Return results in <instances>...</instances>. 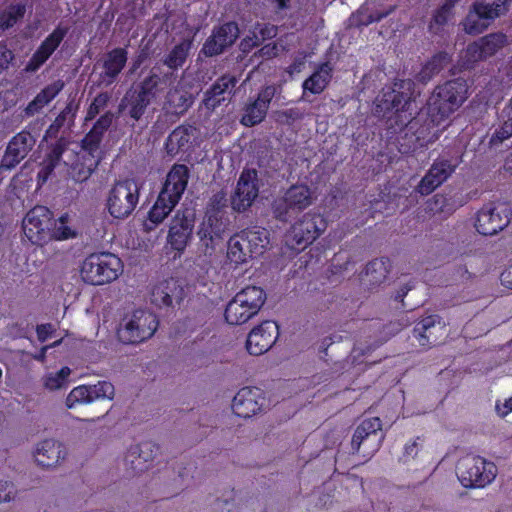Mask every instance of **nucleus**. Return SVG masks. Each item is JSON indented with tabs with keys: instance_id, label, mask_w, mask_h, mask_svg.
<instances>
[{
	"instance_id": "nucleus-29",
	"label": "nucleus",
	"mask_w": 512,
	"mask_h": 512,
	"mask_svg": "<svg viewBox=\"0 0 512 512\" xmlns=\"http://www.w3.org/2000/svg\"><path fill=\"white\" fill-rule=\"evenodd\" d=\"M182 298L183 288L177 285L174 279L158 283L151 293L152 303L160 308L172 306L174 300L179 303Z\"/></svg>"
},
{
	"instance_id": "nucleus-33",
	"label": "nucleus",
	"mask_w": 512,
	"mask_h": 512,
	"mask_svg": "<svg viewBox=\"0 0 512 512\" xmlns=\"http://www.w3.org/2000/svg\"><path fill=\"white\" fill-rule=\"evenodd\" d=\"M79 105L71 100L66 103L65 107L56 116L54 121L48 126L45 131L44 139H56L59 132L64 127L70 128L74 125V121L78 112Z\"/></svg>"
},
{
	"instance_id": "nucleus-41",
	"label": "nucleus",
	"mask_w": 512,
	"mask_h": 512,
	"mask_svg": "<svg viewBox=\"0 0 512 512\" xmlns=\"http://www.w3.org/2000/svg\"><path fill=\"white\" fill-rule=\"evenodd\" d=\"M192 47V41L184 39L176 44L163 59V64L171 70H178L185 64Z\"/></svg>"
},
{
	"instance_id": "nucleus-3",
	"label": "nucleus",
	"mask_w": 512,
	"mask_h": 512,
	"mask_svg": "<svg viewBox=\"0 0 512 512\" xmlns=\"http://www.w3.org/2000/svg\"><path fill=\"white\" fill-rule=\"evenodd\" d=\"M168 74L161 76L152 68L147 76L135 82L121 99L119 112L127 111V115L135 122L146 113L147 108L155 101L161 88L160 85Z\"/></svg>"
},
{
	"instance_id": "nucleus-32",
	"label": "nucleus",
	"mask_w": 512,
	"mask_h": 512,
	"mask_svg": "<svg viewBox=\"0 0 512 512\" xmlns=\"http://www.w3.org/2000/svg\"><path fill=\"white\" fill-rule=\"evenodd\" d=\"M64 87L65 83L61 79L46 85L34 97V99L27 104L25 108V114L27 116H34L35 114L39 113L46 105H48L60 94Z\"/></svg>"
},
{
	"instance_id": "nucleus-16",
	"label": "nucleus",
	"mask_w": 512,
	"mask_h": 512,
	"mask_svg": "<svg viewBox=\"0 0 512 512\" xmlns=\"http://www.w3.org/2000/svg\"><path fill=\"white\" fill-rule=\"evenodd\" d=\"M259 195L258 173L256 169H244L231 196V207L236 212L248 210Z\"/></svg>"
},
{
	"instance_id": "nucleus-57",
	"label": "nucleus",
	"mask_w": 512,
	"mask_h": 512,
	"mask_svg": "<svg viewBox=\"0 0 512 512\" xmlns=\"http://www.w3.org/2000/svg\"><path fill=\"white\" fill-rule=\"evenodd\" d=\"M56 166L53 164L46 163L44 161L40 164V170L37 173V185L38 187L43 186L52 175Z\"/></svg>"
},
{
	"instance_id": "nucleus-12",
	"label": "nucleus",
	"mask_w": 512,
	"mask_h": 512,
	"mask_svg": "<svg viewBox=\"0 0 512 512\" xmlns=\"http://www.w3.org/2000/svg\"><path fill=\"white\" fill-rule=\"evenodd\" d=\"M384 439L382 421L379 417L364 419L355 429L351 440L352 453L371 457L379 450Z\"/></svg>"
},
{
	"instance_id": "nucleus-6",
	"label": "nucleus",
	"mask_w": 512,
	"mask_h": 512,
	"mask_svg": "<svg viewBox=\"0 0 512 512\" xmlns=\"http://www.w3.org/2000/svg\"><path fill=\"white\" fill-rule=\"evenodd\" d=\"M312 203L313 192L311 188L307 184L296 183L273 198L271 212L277 221L287 223L306 210Z\"/></svg>"
},
{
	"instance_id": "nucleus-61",
	"label": "nucleus",
	"mask_w": 512,
	"mask_h": 512,
	"mask_svg": "<svg viewBox=\"0 0 512 512\" xmlns=\"http://www.w3.org/2000/svg\"><path fill=\"white\" fill-rule=\"evenodd\" d=\"M53 332L52 325L50 323L40 324L36 327L37 338L40 342H45Z\"/></svg>"
},
{
	"instance_id": "nucleus-30",
	"label": "nucleus",
	"mask_w": 512,
	"mask_h": 512,
	"mask_svg": "<svg viewBox=\"0 0 512 512\" xmlns=\"http://www.w3.org/2000/svg\"><path fill=\"white\" fill-rule=\"evenodd\" d=\"M453 170L448 161L435 162L418 185V192L431 193L452 174Z\"/></svg>"
},
{
	"instance_id": "nucleus-8",
	"label": "nucleus",
	"mask_w": 512,
	"mask_h": 512,
	"mask_svg": "<svg viewBox=\"0 0 512 512\" xmlns=\"http://www.w3.org/2000/svg\"><path fill=\"white\" fill-rule=\"evenodd\" d=\"M158 325L155 314L136 309L131 314L124 315L117 329V337L124 344H139L152 337Z\"/></svg>"
},
{
	"instance_id": "nucleus-44",
	"label": "nucleus",
	"mask_w": 512,
	"mask_h": 512,
	"mask_svg": "<svg viewBox=\"0 0 512 512\" xmlns=\"http://www.w3.org/2000/svg\"><path fill=\"white\" fill-rule=\"evenodd\" d=\"M487 59L484 50L479 41L469 44L461 54V66L463 68H472L474 64Z\"/></svg>"
},
{
	"instance_id": "nucleus-48",
	"label": "nucleus",
	"mask_w": 512,
	"mask_h": 512,
	"mask_svg": "<svg viewBox=\"0 0 512 512\" xmlns=\"http://www.w3.org/2000/svg\"><path fill=\"white\" fill-rule=\"evenodd\" d=\"M445 125H434L431 119L428 117L424 124L418 128V142L422 141L421 145L435 142Z\"/></svg>"
},
{
	"instance_id": "nucleus-19",
	"label": "nucleus",
	"mask_w": 512,
	"mask_h": 512,
	"mask_svg": "<svg viewBox=\"0 0 512 512\" xmlns=\"http://www.w3.org/2000/svg\"><path fill=\"white\" fill-rule=\"evenodd\" d=\"M115 389L108 381H99L93 385L74 387L66 397V406L71 409L78 404H90L96 400H112Z\"/></svg>"
},
{
	"instance_id": "nucleus-62",
	"label": "nucleus",
	"mask_w": 512,
	"mask_h": 512,
	"mask_svg": "<svg viewBox=\"0 0 512 512\" xmlns=\"http://www.w3.org/2000/svg\"><path fill=\"white\" fill-rule=\"evenodd\" d=\"M496 412L499 416L505 417L510 412H512V396L504 401V403H496L495 406Z\"/></svg>"
},
{
	"instance_id": "nucleus-39",
	"label": "nucleus",
	"mask_w": 512,
	"mask_h": 512,
	"mask_svg": "<svg viewBox=\"0 0 512 512\" xmlns=\"http://www.w3.org/2000/svg\"><path fill=\"white\" fill-rule=\"evenodd\" d=\"M193 103L192 95L188 92L174 88L170 89L166 95L165 108L168 112L175 115H183Z\"/></svg>"
},
{
	"instance_id": "nucleus-23",
	"label": "nucleus",
	"mask_w": 512,
	"mask_h": 512,
	"mask_svg": "<svg viewBox=\"0 0 512 512\" xmlns=\"http://www.w3.org/2000/svg\"><path fill=\"white\" fill-rule=\"evenodd\" d=\"M238 33L237 24L227 22L215 28L206 41L204 42L201 53L206 57H213L221 54L227 47L232 45Z\"/></svg>"
},
{
	"instance_id": "nucleus-26",
	"label": "nucleus",
	"mask_w": 512,
	"mask_h": 512,
	"mask_svg": "<svg viewBox=\"0 0 512 512\" xmlns=\"http://www.w3.org/2000/svg\"><path fill=\"white\" fill-rule=\"evenodd\" d=\"M237 84L235 76L225 74L219 77L209 89L204 92L203 106L207 110L214 111L225 101H230Z\"/></svg>"
},
{
	"instance_id": "nucleus-7",
	"label": "nucleus",
	"mask_w": 512,
	"mask_h": 512,
	"mask_svg": "<svg viewBox=\"0 0 512 512\" xmlns=\"http://www.w3.org/2000/svg\"><path fill=\"white\" fill-rule=\"evenodd\" d=\"M266 301L265 291L258 286H246L228 302L224 311L230 325H242L256 316Z\"/></svg>"
},
{
	"instance_id": "nucleus-2",
	"label": "nucleus",
	"mask_w": 512,
	"mask_h": 512,
	"mask_svg": "<svg viewBox=\"0 0 512 512\" xmlns=\"http://www.w3.org/2000/svg\"><path fill=\"white\" fill-rule=\"evenodd\" d=\"M467 84L463 79L447 81L431 93L427 105V116L434 125H443L467 99Z\"/></svg>"
},
{
	"instance_id": "nucleus-49",
	"label": "nucleus",
	"mask_w": 512,
	"mask_h": 512,
	"mask_svg": "<svg viewBox=\"0 0 512 512\" xmlns=\"http://www.w3.org/2000/svg\"><path fill=\"white\" fill-rule=\"evenodd\" d=\"M445 60L444 55H435L429 60L421 69L418 74V81L426 83L429 81L435 74H437L443 67V62Z\"/></svg>"
},
{
	"instance_id": "nucleus-46",
	"label": "nucleus",
	"mask_w": 512,
	"mask_h": 512,
	"mask_svg": "<svg viewBox=\"0 0 512 512\" xmlns=\"http://www.w3.org/2000/svg\"><path fill=\"white\" fill-rule=\"evenodd\" d=\"M26 8L23 4H12L0 14V28L5 30L13 27L24 17Z\"/></svg>"
},
{
	"instance_id": "nucleus-9",
	"label": "nucleus",
	"mask_w": 512,
	"mask_h": 512,
	"mask_svg": "<svg viewBox=\"0 0 512 512\" xmlns=\"http://www.w3.org/2000/svg\"><path fill=\"white\" fill-rule=\"evenodd\" d=\"M140 187L134 179L116 181L107 197V210L115 219H125L135 210Z\"/></svg>"
},
{
	"instance_id": "nucleus-37",
	"label": "nucleus",
	"mask_w": 512,
	"mask_h": 512,
	"mask_svg": "<svg viewBox=\"0 0 512 512\" xmlns=\"http://www.w3.org/2000/svg\"><path fill=\"white\" fill-rule=\"evenodd\" d=\"M159 451V446L152 441H143L138 445L131 446L128 450L126 461L130 462L133 469L143 471L148 466H138L141 460L144 463L152 461Z\"/></svg>"
},
{
	"instance_id": "nucleus-18",
	"label": "nucleus",
	"mask_w": 512,
	"mask_h": 512,
	"mask_svg": "<svg viewBox=\"0 0 512 512\" xmlns=\"http://www.w3.org/2000/svg\"><path fill=\"white\" fill-rule=\"evenodd\" d=\"M35 142L36 139L27 130H22L14 135L10 139L0 161V172L10 171L20 164L32 150Z\"/></svg>"
},
{
	"instance_id": "nucleus-17",
	"label": "nucleus",
	"mask_w": 512,
	"mask_h": 512,
	"mask_svg": "<svg viewBox=\"0 0 512 512\" xmlns=\"http://www.w3.org/2000/svg\"><path fill=\"white\" fill-rule=\"evenodd\" d=\"M195 225V213L178 210L171 219L167 242L173 250L183 252L192 238Z\"/></svg>"
},
{
	"instance_id": "nucleus-54",
	"label": "nucleus",
	"mask_w": 512,
	"mask_h": 512,
	"mask_svg": "<svg viewBox=\"0 0 512 512\" xmlns=\"http://www.w3.org/2000/svg\"><path fill=\"white\" fill-rule=\"evenodd\" d=\"M458 0H446L441 8L434 15V21L436 24L443 25L452 16V10Z\"/></svg>"
},
{
	"instance_id": "nucleus-14",
	"label": "nucleus",
	"mask_w": 512,
	"mask_h": 512,
	"mask_svg": "<svg viewBox=\"0 0 512 512\" xmlns=\"http://www.w3.org/2000/svg\"><path fill=\"white\" fill-rule=\"evenodd\" d=\"M52 215V211L42 205H37L27 212L23 220V232L32 244L42 246L50 241Z\"/></svg>"
},
{
	"instance_id": "nucleus-58",
	"label": "nucleus",
	"mask_w": 512,
	"mask_h": 512,
	"mask_svg": "<svg viewBox=\"0 0 512 512\" xmlns=\"http://www.w3.org/2000/svg\"><path fill=\"white\" fill-rule=\"evenodd\" d=\"M279 54V47L277 43L271 42L263 45L258 52L255 54L263 59H272L277 57Z\"/></svg>"
},
{
	"instance_id": "nucleus-47",
	"label": "nucleus",
	"mask_w": 512,
	"mask_h": 512,
	"mask_svg": "<svg viewBox=\"0 0 512 512\" xmlns=\"http://www.w3.org/2000/svg\"><path fill=\"white\" fill-rule=\"evenodd\" d=\"M68 141L65 137L56 138V141L47 147V152L42 161L57 166L67 150Z\"/></svg>"
},
{
	"instance_id": "nucleus-22",
	"label": "nucleus",
	"mask_w": 512,
	"mask_h": 512,
	"mask_svg": "<svg viewBox=\"0 0 512 512\" xmlns=\"http://www.w3.org/2000/svg\"><path fill=\"white\" fill-rule=\"evenodd\" d=\"M67 33L68 29L66 27L57 26L32 54L24 71L27 73L38 71L58 49Z\"/></svg>"
},
{
	"instance_id": "nucleus-50",
	"label": "nucleus",
	"mask_w": 512,
	"mask_h": 512,
	"mask_svg": "<svg viewBox=\"0 0 512 512\" xmlns=\"http://www.w3.org/2000/svg\"><path fill=\"white\" fill-rule=\"evenodd\" d=\"M71 373L69 367L64 366L56 373L48 374L44 379V386L48 390L54 391L64 387L67 383V379Z\"/></svg>"
},
{
	"instance_id": "nucleus-52",
	"label": "nucleus",
	"mask_w": 512,
	"mask_h": 512,
	"mask_svg": "<svg viewBox=\"0 0 512 512\" xmlns=\"http://www.w3.org/2000/svg\"><path fill=\"white\" fill-rule=\"evenodd\" d=\"M102 139V135L90 129L81 140V147L83 150L93 154L99 149Z\"/></svg>"
},
{
	"instance_id": "nucleus-34",
	"label": "nucleus",
	"mask_w": 512,
	"mask_h": 512,
	"mask_svg": "<svg viewBox=\"0 0 512 512\" xmlns=\"http://www.w3.org/2000/svg\"><path fill=\"white\" fill-rule=\"evenodd\" d=\"M333 76V67L330 62H323L318 65L315 71L304 80L302 87L304 91L311 94H320L329 85Z\"/></svg>"
},
{
	"instance_id": "nucleus-53",
	"label": "nucleus",
	"mask_w": 512,
	"mask_h": 512,
	"mask_svg": "<svg viewBox=\"0 0 512 512\" xmlns=\"http://www.w3.org/2000/svg\"><path fill=\"white\" fill-rule=\"evenodd\" d=\"M114 118L115 116L112 111H106L96 120L91 129L104 137V134L111 127Z\"/></svg>"
},
{
	"instance_id": "nucleus-56",
	"label": "nucleus",
	"mask_w": 512,
	"mask_h": 512,
	"mask_svg": "<svg viewBox=\"0 0 512 512\" xmlns=\"http://www.w3.org/2000/svg\"><path fill=\"white\" fill-rule=\"evenodd\" d=\"M255 29L257 30L258 34L261 36L262 40H269L273 39L277 36L278 33V27L271 23H262L257 24Z\"/></svg>"
},
{
	"instance_id": "nucleus-63",
	"label": "nucleus",
	"mask_w": 512,
	"mask_h": 512,
	"mask_svg": "<svg viewBox=\"0 0 512 512\" xmlns=\"http://www.w3.org/2000/svg\"><path fill=\"white\" fill-rule=\"evenodd\" d=\"M416 448V440H410L404 447V453L402 457H400V461L403 463H407L409 461V456Z\"/></svg>"
},
{
	"instance_id": "nucleus-13",
	"label": "nucleus",
	"mask_w": 512,
	"mask_h": 512,
	"mask_svg": "<svg viewBox=\"0 0 512 512\" xmlns=\"http://www.w3.org/2000/svg\"><path fill=\"white\" fill-rule=\"evenodd\" d=\"M326 228L327 220L322 214L308 212L292 224L288 237L297 249H304L312 244Z\"/></svg>"
},
{
	"instance_id": "nucleus-55",
	"label": "nucleus",
	"mask_w": 512,
	"mask_h": 512,
	"mask_svg": "<svg viewBox=\"0 0 512 512\" xmlns=\"http://www.w3.org/2000/svg\"><path fill=\"white\" fill-rule=\"evenodd\" d=\"M14 58L13 51L4 42H0V74L9 68Z\"/></svg>"
},
{
	"instance_id": "nucleus-24",
	"label": "nucleus",
	"mask_w": 512,
	"mask_h": 512,
	"mask_svg": "<svg viewBox=\"0 0 512 512\" xmlns=\"http://www.w3.org/2000/svg\"><path fill=\"white\" fill-rule=\"evenodd\" d=\"M264 401L261 389L243 387L233 398L232 410L240 418H250L261 410Z\"/></svg>"
},
{
	"instance_id": "nucleus-25",
	"label": "nucleus",
	"mask_w": 512,
	"mask_h": 512,
	"mask_svg": "<svg viewBox=\"0 0 512 512\" xmlns=\"http://www.w3.org/2000/svg\"><path fill=\"white\" fill-rule=\"evenodd\" d=\"M274 94L275 88L273 86H266L261 89L257 98L245 106L240 120L241 124L252 127L261 123L266 117Z\"/></svg>"
},
{
	"instance_id": "nucleus-10",
	"label": "nucleus",
	"mask_w": 512,
	"mask_h": 512,
	"mask_svg": "<svg viewBox=\"0 0 512 512\" xmlns=\"http://www.w3.org/2000/svg\"><path fill=\"white\" fill-rule=\"evenodd\" d=\"M457 475L464 487L483 488L494 481L497 467L483 457L466 456L458 463Z\"/></svg>"
},
{
	"instance_id": "nucleus-4",
	"label": "nucleus",
	"mask_w": 512,
	"mask_h": 512,
	"mask_svg": "<svg viewBox=\"0 0 512 512\" xmlns=\"http://www.w3.org/2000/svg\"><path fill=\"white\" fill-rule=\"evenodd\" d=\"M227 207V193L223 189L210 197L205 216L197 230L199 240L206 248H213L216 241L223 239L230 224Z\"/></svg>"
},
{
	"instance_id": "nucleus-60",
	"label": "nucleus",
	"mask_w": 512,
	"mask_h": 512,
	"mask_svg": "<svg viewBox=\"0 0 512 512\" xmlns=\"http://www.w3.org/2000/svg\"><path fill=\"white\" fill-rule=\"evenodd\" d=\"M13 494V484L0 480V502H8Z\"/></svg>"
},
{
	"instance_id": "nucleus-43",
	"label": "nucleus",
	"mask_w": 512,
	"mask_h": 512,
	"mask_svg": "<svg viewBox=\"0 0 512 512\" xmlns=\"http://www.w3.org/2000/svg\"><path fill=\"white\" fill-rule=\"evenodd\" d=\"M70 216L68 213L62 214L57 220L52 217V225L50 227L51 240H67L76 236V232L68 226Z\"/></svg>"
},
{
	"instance_id": "nucleus-59",
	"label": "nucleus",
	"mask_w": 512,
	"mask_h": 512,
	"mask_svg": "<svg viewBox=\"0 0 512 512\" xmlns=\"http://www.w3.org/2000/svg\"><path fill=\"white\" fill-rule=\"evenodd\" d=\"M377 18H372L367 10L361 9L358 11L356 16L355 24L359 27L369 26L372 23H376Z\"/></svg>"
},
{
	"instance_id": "nucleus-45",
	"label": "nucleus",
	"mask_w": 512,
	"mask_h": 512,
	"mask_svg": "<svg viewBox=\"0 0 512 512\" xmlns=\"http://www.w3.org/2000/svg\"><path fill=\"white\" fill-rule=\"evenodd\" d=\"M479 43L481 44L484 54L487 58L495 55L501 48H503L507 42V37L501 32L491 33L480 38Z\"/></svg>"
},
{
	"instance_id": "nucleus-21",
	"label": "nucleus",
	"mask_w": 512,
	"mask_h": 512,
	"mask_svg": "<svg viewBox=\"0 0 512 512\" xmlns=\"http://www.w3.org/2000/svg\"><path fill=\"white\" fill-rule=\"evenodd\" d=\"M279 337V326L266 320L254 327L247 336L246 349L249 354L259 356L266 353Z\"/></svg>"
},
{
	"instance_id": "nucleus-28",
	"label": "nucleus",
	"mask_w": 512,
	"mask_h": 512,
	"mask_svg": "<svg viewBox=\"0 0 512 512\" xmlns=\"http://www.w3.org/2000/svg\"><path fill=\"white\" fill-rule=\"evenodd\" d=\"M408 104L409 99L403 92L394 89L383 90L376 99L375 112L383 118H391V113L398 114L405 111Z\"/></svg>"
},
{
	"instance_id": "nucleus-20",
	"label": "nucleus",
	"mask_w": 512,
	"mask_h": 512,
	"mask_svg": "<svg viewBox=\"0 0 512 512\" xmlns=\"http://www.w3.org/2000/svg\"><path fill=\"white\" fill-rule=\"evenodd\" d=\"M128 61L126 47H115L107 51L99 60V86L110 87L118 81Z\"/></svg>"
},
{
	"instance_id": "nucleus-40",
	"label": "nucleus",
	"mask_w": 512,
	"mask_h": 512,
	"mask_svg": "<svg viewBox=\"0 0 512 512\" xmlns=\"http://www.w3.org/2000/svg\"><path fill=\"white\" fill-rule=\"evenodd\" d=\"M227 257L235 264H243L253 258L252 252L240 232L230 237L228 241Z\"/></svg>"
},
{
	"instance_id": "nucleus-11",
	"label": "nucleus",
	"mask_w": 512,
	"mask_h": 512,
	"mask_svg": "<svg viewBox=\"0 0 512 512\" xmlns=\"http://www.w3.org/2000/svg\"><path fill=\"white\" fill-rule=\"evenodd\" d=\"M510 0H497L493 3H474L462 22L467 34L478 35L486 30L491 23L507 11Z\"/></svg>"
},
{
	"instance_id": "nucleus-15",
	"label": "nucleus",
	"mask_w": 512,
	"mask_h": 512,
	"mask_svg": "<svg viewBox=\"0 0 512 512\" xmlns=\"http://www.w3.org/2000/svg\"><path fill=\"white\" fill-rule=\"evenodd\" d=\"M512 209L506 203L488 204L477 213L476 230L485 236L495 235L510 223Z\"/></svg>"
},
{
	"instance_id": "nucleus-35",
	"label": "nucleus",
	"mask_w": 512,
	"mask_h": 512,
	"mask_svg": "<svg viewBox=\"0 0 512 512\" xmlns=\"http://www.w3.org/2000/svg\"><path fill=\"white\" fill-rule=\"evenodd\" d=\"M390 260L387 257L376 258L368 262L362 280L369 290L383 283L389 274Z\"/></svg>"
},
{
	"instance_id": "nucleus-51",
	"label": "nucleus",
	"mask_w": 512,
	"mask_h": 512,
	"mask_svg": "<svg viewBox=\"0 0 512 512\" xmlns=\"http://www.w3.org/2000/svg\"><path fill=\"white\" fill-rule=\"evenodd\" d=\"M110 98L111 95L108 92L98 93L87 108L85 121H91L95 119L100 111L108 105Z\"/></svg>"
},
{
	"instance_id": "nucleus-38",
	"label": "nucleus",
	"mask_w": 512,
	"mask_h": 512,
	"mask_svg": "<svg viewBox=\"0 0 512 512\" xmlns=\"http://www.w3.org/2000/svg\"><path fill=\"white\" fill-rule=\"evenodd\" d=\"M421 328H418V344L424 349L434 345L438 342V331L443 330L438 315H428L423 317L419 323Z\"/></svg>"
},
{
	"instance_id": "nucleus-27",
	"label": "nucleus",
	"mask_w": 512,
	"mask_h": 512,
	"mask_svg": "<svg viewBox=\"0 0 512 512\" xmlns=\"http://www.w3.org/2000/svg\"><path fill=\"white\" fill-rule=\"evenodd\" d=\"M67 455L65 446L54 439H45L36 446L34 457L43 468L55 467Z\"/></svg>"
},
{
	"instance_id": "nucleus-5",
	"label": "nucleus",
	"mask_w": 512,
	"mask_h": 512,
	"mask_svg": "<svg viewBox=\"0 0 512 512\" xmlns=\"http://www.w3.org/2000/svg\"><path fill=\"white\" fill-rule=\"evenodd\" d=\"M123 272L122 260L110 252L89 254L82 262L80 274L87 284L100 286L116 280Z\"/></svg>"
},
{
	"instance_id": "nucleus-31",
	"label": "nucleus",
	"mask_w": 512,
	"mask_h": 512,
	"mask_svg": "<svg viewBox=\"0 0 512 512\" xmlns=\"http://www.w3.org/2000/svg\"><path fill=\"white\" fill-rule=\"evenodd\" d=\"M192 131L191 126L180 125L176 127L166 138L164 144L166 154L174 158L181 153L188 152L191 147Z\"/></svg>"
},
{
	"instance_id": "nucleus-42",
	"label": "nucleus",
	"mask_w": 512,
	"mask_h": 512,
	"mask_svg": "<svg viewBox=\"0 0 512 512\" xmlns=\"http://www.w3.org/2000/svg\"><path fill=\"white\" fill-rule=\"evenodd\" d=\"M512 137V109L504 108L501 113V124L492 134L489 144L497 146Z\"/></svg>"
},
{
	"instance_id": "nucleus-1",
	"label": "nucleus",
	"mask_w": 512,
	"mask_h": 512,
	"mask_svg": "<svg viewBox=\"0 0 512 512\" xmlns=\"http://www.w3.org/2000/svg\"><path fill=\"white\" fill-rule=\"evenodd\" d=\"M189 180L185 164H174L166 175L159 195L148 212V220L158 225L172 212L184 194Z\"/></svg>"
},
{
	"instance_id": "nucleus-64",
	"label": "nucleus",
	"mask_w": 512,
	"mask_h": 512,
	"mask_svg": "<svg viewBox=\"0 0 512 512\" xmlns=\"http://www.w3.org/2000/svg\"><path fill=\"white\" fill-rule=\"evenodd\" d=\"M412 288H413V285H405V286L401 287V288L397 291V293H396V295H395L394 299H395L396 301H398V302H403L404 297L407 295V293H408Z\"/></svg>"
},
{
	"instance_id": "nucleus-36",
	"label": "nucleus",
	"mask_w": 512,
	"mask_h": 512,
	"mask_svg": "<svg viewBox=\"0 0 512 512\" xmlns=\"http://www.w3.org/2000/svg\"><path fill=\"white\" fill-rule=\"evenodd\" d=\"M247 246L252 252L253 258L261 256L270 242L269 231L261 226H251L240 231Z\"/></svg>"
}]
</instances>
